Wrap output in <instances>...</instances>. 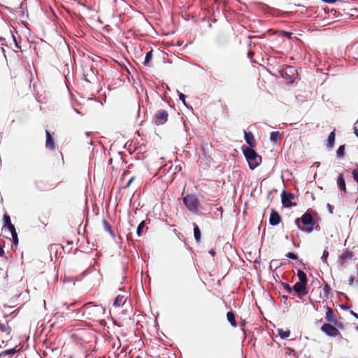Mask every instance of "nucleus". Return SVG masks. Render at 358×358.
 Returning <instances> with one entry per match:
<instances>
[{
  "instance_id": "f257e3e1",
  "label": "nucleus",
  "mask_w": 358,
  "mask_h": 358,
  "mask_svg": "<svg viewBox=\"0 0 358 358\" xmlns=\"http://www.w3.org/2000/svg\"><path fill=\"white\" fill-rule=\"evenodd\" d=\"M313 213L312 210H308L301 217L295 220L294 223L299 229L306 234H310L314 231L317 223Z\"/></svg>"
},
{
  "instance_id": "f03ea898",
  "label": "nucleus",
  "mask_w": 358,
  "mask_h": 358,
  "mask_svg": "<svg viewBox=\"0 0 358 358\" xmlns=\"http://www.w3.org/2000/svg\"><path fill=\"white\" fill-rule=\"evenodd\" d=\"M243 154L248 162L249 167L253 170L257 167L262 162V157L256 151L249 147L243 148Z\"/></svg>"
},
{
  "instance_id": "7ed1b4c3",
  "label": "nucleus",
  "mask_w": 358,
  "mask_h": 358,
  "mask_svg": "<svg viewBox=\"0 0 358 358\" xmlns=\"http://www.w3.org/2000/svg\"><path fill=\"white\" fill-rule=\"evenodd\" d=\"M278 73L287 83H292L294 82L296 74V69L294 66L288 65L282 66L278 70Z\"/></svg>"
},
{
  "instance_id": "20e7f679",
  "label": "nucleus",
  "mask_w": 358,
  "mask_h": 358,
  "mask_svg": "<svg viewBox=\"0 0 358 358\" xmlns=\"http://www.w3.org/2000/svg\"><path fill=\"white\" fill-rule=\"evenodd\" d=\"M11 331L12 328L7 321H5V322H0V340L3 345H6L11 339Z\"/></svg>"
},
{
  "instance_id": "39448f33",
  "label": "nucleus",
  "mask_w": 358,
  "mask_h": 358,
  "mask_svg": "<svg viewBox=\"0 0 358 358\" xmlns=\"http://www.w3.org/2000/svg\"><path fill=\"white\" fill-rule=\"evenodd\" d=\"M183 203L189 211L196 213L198 210L199 201L196 195L187 194L183 198Z\"/></svg>"
},
{
  "instance_id": "423d86ee",
  "label": "nucleus",
  "mask_w": 358,
  "mask_h": 358,
  "mask_svg": "<svg viewBox=\"0 0 358 358\" xmlns=\"http://www.w3.org/2000/svg\"><path fill=\"white\" fill-rule=\"evenodd\" d=\"M169 118V113L166 110L159 109L155 113L152 122L157 125H162L165 124Z\"/></svg>"
},
{
  "instance_id": "0eeeda50",
  "label": "nucleus",
  "mask_w": 358,
  "mask_h": 358,
  "mask_svg": "<svg viewBox=\"0 0 358 358\" xmlns=\"http://www.w3.org/2000/svg\"><path fill=\"white\" fill-rule=\"evenodd\" d=\"M295 199V195L292 193H288L283 191L281 194V200L282 206L285 208H291L296 206V203H292V201Z\"/></svg>"
},
{
  "instance_id": "6e6552de",
  "label": "nucleus",
  "mask_w": 358,
  "mask_h": 358,
  "mask_svg": "<svg viewBox=\"0 0 358 358\" xmlns=\"http://www.w3.org/2000/svg\"><path fill=\"white\" fill-rule=\"evenodd\" d=\"M321 331L329 336H341V333L337 328L330 323H324L321 327Z\"/></svg>"
},
{
  "instance_id": "1a4fd4ad",
  "label": "nucleus",
  "mask_w": 358,
  "mask_h": 358,
  "mask_svg": "<svg viewBox=\"0 0 358 358\" xmlns=\"http://www.w3.org/2000/svg\"><path fill=\"white\" fill-rule=\"evenodd\" d=\"M326 309H327L326 314H325L326 320L329 322L334 323V325H336L338 327H341L342 324H341V322H340L337 320L336 315L334 314L333 309L329 306H327Z\"/></svg>"
},
{
  "instance_id": "9d476101",
  "label": "nucleus",
  "mask_w": 358,
  "mask_h": 358,
  "mask_svg": "<svg viewBox=\"0 0 358 358\" xmlns=\"http://www.w3.org/2000/svg\"><path fill=\"white\" fill-rule=\"evenodd\" d=\"M307 284L303 283L301 282H297L293 286L292 289L299 295V296H305L308 294V291L306 289Z\"/></svg>"
},
{
  "instance_id": "9b49d317",
  "label": "nucleus",
  "mask_w": 358,
  "mask_h": 358,
  "mask_svg": "<svg viewBox=\"0 0 358 358\" xmlns=\"http://www.w3.org/2000/svg\"><path fill=\"white\" fill-rule=\"evenodd\" d=\"M281 222V217L279 213L274 209L271 210L269 224L271 226H276Z\"/></svg>"
},
{
  "instance_id": "f8f14e48",
  "label": "nucleus",
  "mask_w": 358,
  "mask_h": 358,
  "mask_svg": "<svg viewBox=\"0 0 358 358\" xmlns=\"http://www.w3.org/2000/svg\"><path fill=\"white\" fill-rule=\"evenodd\" d=\"M45 136H46V140H45V147L50 150H55V144L54 139L50 134V132L48 130L45 131Z\"/></svg>"
},
{
  "instance_id": "ddd939ff",
  "label": "nucleus",
  "mask_w": 358,
  "mask_h": 358,
  "mask_svg": "<svg viewBox=\"0 0 358 358\" xmlns=\"http://www.w3.org/2000/svg\"><path fill=\"white\" fill-rule=\"evenodd\" d=\"M244 138L246 143L252 148L256 146V141L253 134L251 131H244Z\"/></svg>"
},
{
  "instance_id": "4468645a",
  "label": "nucleus",
  "mask_w": 358,
  "mask_h": 358,
  "mask_svg": "<svg viewBox=\"0 0 358 358\" xmlns=\"http://www.w3.org/2000/svg\"><path fill=\"white\" fill-rule=\"evenodd\" d=\"M227 320L229 321V322L230 323V324L233 327H237V322L236 321L235 314L234 313L233 311H229L227 313Z\"/></svg>"
},
{
  "instance_id": "2eb2a0df",
  "label": "nucleus",
  "mask_w": 358,
  "mask_h": 358,
  "mask_svg": "<svg viewBox=\"0 0 358 358\" xmlns=\"http://www.w3.org/2000/svg\"><path fill=\"white\" fill-rule=\"evenodd\" d=\"M125 297L124 295H117L114 300L113 306L115 307H120L125 303Z\"/></svg>"
},
{
  "instance_id": "dca6fc26",
  "label": "nucleus",
  "mask_w": 358,
  "mask_h": 358,
  "mask_svg": "<svg viewBox=\"0 0 358 358\" xmlns=\"http://www.w3.org/2000/svg\"><path fill=\"white\" fill-rule=\"evenodd\" d=\"M337 184L341 190H343L344 192L346 191L345 182L344 177L342 173L339 174V176L338 177Z\"/></svg>"
},
{
  "instance_id": "f3484780",
  "label": "nucleus",
  "mask_w": 358,
  "mask_h": 358,
  "mask_svg": "<svg viewBox=\"0 0 358 358\" xmlns=\"http://www.w3.org/2000/svg\"><path fill=\"white\" fill-rule=\"evenodd\" d=\"M335 142V130L331 131L327 138V146L328 148H333Z\"/></svg>"
},
{
  "instance_id": "a211bd4d",
  "label": "nucleus",
  "mask_w": 358,
  "mask_h": 358,
  "mask_svg": "<svg viewBox=\"0 0 358 358\" xmlns=\"http://www.w3.org/2000/svg\"><path fill=\"white\" fill-rule=\"evenodd\" d=\"M103 226L104 230L108 231L112 238H114L115 237L114 232H113L110 224L108 223V222L106 221V220H103Z\"/></svg>"
},
{
  "instance_id": "6ab92c4d",
  "label": "nucleus",
  "mask_w": 358,
  "mask_h": 358,
  "mask_svg": "<svg viewBox=\"0 0 358 358\" xmlns=\"http://www.w3.org/2000/svg\"><path fill=\"white\" fill-rule=\"evenodd\" d=\"M297 277L299 280V282L307 284L308 278H307L306 274L303 271L298 270Z\"/></svg>"
},
{
  "instance_id": "aec40b11",
  "label": "nucleus",
  "mask_w": 358,
  "mask_h": 358,
  "mask_svg": "<svg viewBox=\"0 0 358 358\" xmlns=\"http://www.w3.org/2000/svg\"><path fill=\"white\" fill-rule=\"evenodd\" d=\"M194 236L196 242H199L201 239V231L196 223H194Z\"/></svg>"
},
{
  "instance_id": "412c9836",
  "label": "nucleus",
  "mask_w": 358,
  "mask_h": 358,
  "mask_svg": "<svg viewBox=\"0 0 358 358\" xmlns=\"http://www.w3.org/2000/svg\"><path fill=\"white\" fill-rule=\"evenodd\" d=\"M278 335L279 336L282 338V339H285L287 338H288L291 334V331L287 329V330H284L282 329H278Z\"/></svg>"
},
{
  "instance_id": "4be33fe9",
  "label": "nucleus",
  "mask_w": 358,
  "mask_h": 358,
  "mask_svg": "<svg viewBox=\"0 0 358 358\" xmlns=\"http://www.w3.org/2000/svg\"><path fill=\"white\" fill-rule=\"evenodd\" d=\"M281 134L279 131H272L270 136V140L273 143H277L280 141Z\"/></svg>"
},
{
  "instance_id": "5701e85b",
  "label": "nucleus",
  "mask_w": 358,
  "mask_h": 358,
  "mask_svg": "<svg viewBox=\"0 0 358 358\" xmlns=\"http://www.w3.org/2000/svg\"><path fill=\"white\" fill-rule=\"evenodd\" d=\"M152 59V51H149L147 52L144 61L145 66H149L150 62Z\"/></svg>"
},
{
  "instance_id": "b1692460",
  "label": "nucleus",
  "mask_w": 358,
  "mask_h": 358,
  "mask_svg": "<svg viewBox=\"0 0 358 358\" xmlns=\"http://www.w3.org/2000/svg\"><path fill=\"white\" fill-rule=\"evenodd\" d=\"M145 221H142L138 226L137 227V230H136V232H137V234L138 236H141V234H142V231H143V229H144L145 227Z\"/></svg>"
},
{
  "instance_id": "393cba45",
  "label": "nucleus",
  "mask_w": 358,
  "mask_h": 358,
  "mask_svg": "<svg viewBox=\"0 0 358 358\" xmlns=\"http://www.w3.org/2000/svg\"><path fill=\"white\" fill-rule=\"evenodd\" d=\"M337 156L338 157H343L345 154V145H342L339 146V148L337 150Z\"/></svg>"
},
{
  "instance_id": "a878e982",
  "label": "nucleus",
  "mask_w": 358,
  "mask_h": 358,
  "mask_svg": "<svg viewBox=\"0 0 358 358\" xmlns=\"http://www.w3.org/2000/svg\"><path fill=\"white\" fill-rule=\"evenodd\" d=\"M17 352V350L15 348L9 349L4 350L1 355H13Z\"/></svg>"
},
{
  "instance_id": "bb28decb",
  "label": "nucleus",
  "mask_w": 358,
  "mask_h": 358,
  "mask_svg": "<svg viewBox=\"0 0 358 358\" xmlns=\"http://www.w3.org/2000/svg\"><path fill=\"white\" fill-rule=\"evenodd\" d=\"M3 221H4V227L6 228L7 226L10 225L11 223L10 217L8 215L4 214L3 215Z\"/></svg>"
},
{
  "instance_id": "cd10ccee",
  "label": "nucleus",
  "mask_w": 358,
  "mask_h": 358,
  "mask_svg": "<svg viewBox=\"0 0 358 358\" xmlns=\"http://www.w3.org/2000/svg\"><path fill=\"white\" fill-rule=\"evenodd\" d=\"M12 238H13V243L17 245L18 244V237H17V234L16 231L13 232L12 234Z\"/></svg>"
},
{
  "instance_id": "c85d7f7f",
  "label": "nucleus",
  "mask_w": 358,
  "mask_h": 358,
  "mask_svg": "<svg viewBox=\"0 0 358 358\" xmlns=\"http://www.w3.org/2000/svg\"><path fill=\"white\" fill-rule=\"evenodd\" d=\"M329 257V252L327 250H324L323 252L322 256L321 257L322 260L324 263H327V258Z\"/></svg>"
},
{
  "instance_id": "c756f323",
  "label": "nucleus",
  "mask_w": 358,
  "mask_h": 358,
  "mask_svg": "<svg viewBox=\"0 0 358 358\" xmlns=\"http://www.w3.org/2000/svg\"><path fill=\"white\" fill-rule=\"evenodd\" d=\"M285 256L289 259H298V257L296 255H295L294 253L293 252H287Z\"/></svg>"
},
{
  "instance_id": "7c9ffc66",
  "label": "nucleus",
  "mask_w": 358,
  "mask_h": 358,
  "mask_svg": "<svg viewBox=\"0 0 358 358\" xmlns=\"http://www.w3.org/2000/svg\"><path fill=\"white\" fill-rule=\"evenodd\" d=\"M282 286H283L284 289H285V290H286L289 294L292 293V288L289 286V284L285 283V282H283V283H282Z\"/></svg>"
},
{
  "instance_id": "2f4dec72",
  "label": "nucleus",
  "mask_w": 358,
  "mask_h": 358,
  "mask_svg": "<svg viewBox=\"0 0 358 358\" xmlns=\"http://www.w3.org/2000/svg\"><path fill=\"white\" fill-rule=\"evenodd\" d=\"M6 228L8 229V231L12 234L13 232L16 231L15 226L13 224H10V225L7 226Z\"/></svg>"
},
{
  "instance_id": "473e14b6",
  "label": "nucleus",
  "mask_w": 358,
  "mask_h": 358,
  "mask_svg": "<svg viewBox=\"0 0 358 358\" xmlns=\"http://www.w3.org/2000/svg\"><path fill=\"white\" fill-rule=\"evenodd\" d=\"M179 98L182 101V103L186 106L185 95L180 92L179 94Z\"/></svg>"
},
{
  "instance_id": "72a5a7b5",
  "label": "nucleus",
  "mask_w": 358,
  "mask_h": 358,
  "mask_svg": "<svg viewBox=\"0 0 358 358\" xmlns=\"http://www.w3.org/2000/svg\"><path fill=\"white\" fill-rule=\"evenodd\" d=\"M134 179H135V177H134V176L131 177L124 187L128 188L131 185V182L134 181Z\"/></svg>"
},
{
  "instance_id": "f704fd0d",
  "label": "nucleus",
  "mask_w": 358,
  "mask_h": 358,
  "mask_svg": "<svg viewBox=\"0 0 358 358\" xmlns=\"http://www.w3.org/2000/svg\"><path fill=\"white\" fill-rule=\"evenodd\" d=\"M255 55V52L253 51H251L250 50L248 52V57L249 59H252L253 58V56Z\"/></svg>"
},
{
  "instance_id": "c9c22d12",
  "label": "nucleus",
  "mask_w": 358,
  "mask_h": 358,
  "mask_svg": "<svg viewBox=\"0 0 358 358\" xmlns=\"http://www.w3.org/2000/svg\"><path fill=\"white\" fill-rule=\"evenodd\" d=\"M289 354L290 355H293V356L297 357L296 352V351L294 349L289 348Z\"/></svg>"
},
{
  "instance_id": "e433bc0d",
  "label": "nucleus",
  "mask_w": 358,
  "mask_h": 358,
  "mask_svg": "<svg viewBox=\"0 0 358 358\" xmlns=\"http://www.w3.org/2000/svg\"><path fill=\"white\" fill-rule=\"evenodd\" d=\"M351 255L350 253H346V254H343L342 255V259H347V258H350L351 257Z\"/></svg>"
},
{
  "instance_id": "4c0bfd02",
  "label": "nucleus",
  "mask_w": 358,
  "mask_h": 358,
  "mask_svg": "<svg viewBox=\"0 0 358 358\" xmlns=\"http://www.w3.org/2000/svg\"><path fill=\"white\" fill-rule=\"evenodd\" d=\"M329 290H330V286H329L328 284H327V285L324 286V291L325 292H328V291H329Z\"/></svg>"
},
{
  "instance_id": "58836bf2",
  "label": "nucleus",
  "mask_w": 358,
  "mask_h": 358,
  "mask_svg": "<svg viewBox=\"0 0 358 358\" xmlns=\"http://www.w3.org/2000/svg\"><path fill=\"white\" fill-rule=\"evenodd\" d=\"M4 255V250L3 247L0 245V256L2 257Z\"/></svg>"
},
{
  "instance_id": "ea45409f",
  "label": "nucleus",
  "mask_w": 358,
  "mask_h": 358,
  "mask_svg": "<svg viewBox=\"0 0 358 358\" xmlns=\"http://www.w3.org/2000/svg\"><path fill=\"white\" fill-rule=\"evenodd\" d=\"M350 314L352 315H353L355 317H356L357 319H358V314H357L355 312H354L353 310H350Z\"/></svg>"
},
{
  "instance_id": "a19ab883",
  "label": "nucleus",
  "mask_w": 358,
  "mask_h": 358,
  "mask_svg": "<svg viewBox=\"0 0 358 358\" xmlns=\"http://www.w3.org/2000/svg\"><path fill=\"white\" fill-rule=\"evenodd\" d=\"M209 253L213 256L214 257L215 255V249H211L210 251H209Z\"/></svg>"
},
{
  "instance_id": "79ce46f5",
  "label": "nucleus",
  "mask_w": 358,
  "mask_h": 358,
  "mask_svg": "<svg viewBox=\"0 0 358 358\" xmlns=\"http://www.w3.org/2000/svg\"><path fill=\"white\" fill-rule=\"evenodd\" d=\"M14 38V41H15V45H16V47H17V48H20V46H18L17 43H16V40H15V38Z\"/></svg>"
},
{
  "instance_id": "37998d69",
  "label": "nucleus",
  "mask_w": 358,
  "mask_h": 358,
  "mask_svg": "<svg viewBox=\"0 0 358 358\" xmlns=\"http://www.w3.org/2000/svg\"><path fill=\"white\" fill-rule=\"evenodd\" d=\"M311 9H312V8H311V7H310V8H307L306 9V11H308V10H311Z\"/></svg>"
},
{
  "instance_id": "c03bdc74",
  "label": "nucleus",
  "mask_w": 358,
  "mask_h": 358,
  "mask_svg": "<svg viewBox=\"0 0 358 358\" xmlns=\"http://www.w3.org/2000/svg\"><path fill=\"white\" fill-rule=\"evenodd\" d=\"M357 329H358V326H357Z\"/></svg>"
}]
</instances>
